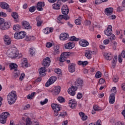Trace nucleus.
<instances>
[{
    "mask_svg": "<svg viewBox=\"0 0 125 125\" xmlns=\"http://www.w3.org/2000/svg\"><path fill=\"white\" fill-rule=\"evenodd\" d=\"M75 86H72L70 87L67 91L71 96H74L76 95V91L79 88L82 89L83 86V81L81 79H78L75 83Z\"/></svg>",
    "mask_w": 125,
    "mask_h": 125,
    "instance_id": "f257e3e1",
    "label": "nucleus"
},
{
    "mask_svg": "<svg viewBox=\"0 0 125 125\" xmlns=\"http://www.w3.org/2000/svg\"><path fill=\"white\" fill-rule=\"evenodd\" d=\"M7 98L9 105L14 104L16 102V99H17V94H16V91H12L10 92L8 94Z\"/></svg>",
    "mask_w": 125,
    "mask_h": 125,
    "instance_id": "f03ea898",
    "label": "nucleus"
},
{
    "mask_svg": "<svg viewBox=\"0 0 125 125\" xmlns=\"http://www.w3.org/2000/svg\"><path fill=\"white\" fill-rule=\"evenodd\" d=\"M10 22L8 21L5 22L4 19L0 18V30H8L10 28Z\"/></svg>",
    "mask_w": 125,
    "mask_h": 125,
    "instance_id": "7ed1b4c3",
    "label": "nucleus"
},
{
    "mask_svg": "<svg viewBox=\"0 0 125 125\" xmlns=\"http://www.w3.org/2000/svg\"><path fill=\"white\" fill-rule=\"evenodd\" d=\"M18 50L16 48L11 49L8 50L7 51V55L8 57L11 58H15L16 57H18Z\"/></svg>",
    "mask_w": 125,
    "mask_h": 125,
    "instance_id": "20e7f679",
    "label": "nucleus"
},
{
    "mask_svg": "<svg viewBox=\"0 0 125 125\" xmlns=\"http://www.w3.org/2000/svg\"><path fill=\"white\" fill-rule=\"evenodd\" d=\"M10 67L11 68V70H14V78L16 79L17 78H18V77L20 76V71L17 70V68H18V65L14 63H12L10 65Z\"/></svg>",
    "mask_w": 125,
    "mask_h": 125,
    "instance_id": "39448f33",
    "label": "nucleus"
},
{
    "mask_svg": "<svg viewBox=\"0 0 125 125\" xmlns=\"http://www.w3.org/2000/svg\"><path fill=\"white\" fill-rule=\"evenodd\" d=\"M10 116V114L8 112H2L0 115V124H2V125H4L6 123V120L7 117Z\"/></svg>",
    "mask_w": 125,
    "mask_h": 125,
    "instance_id": "423d86ee",
    "label": "nucleus"
},
{
    "mask_svg": "<svg viewBox=\"0 0 125 125\" xmlns=\"http://www.w3.org/2000/svg\"><path fill=\"white\" fill-rule=\"evenodd\" d=\"M26 36V33L24 31L19 32V33H15L14 34L15 39H17V40H21L22 39H24Z\"/></svg>",
    "mask_w": 125,
    "mask_h": 125,
    "instance_id": "0eeeda50",
    "label": "nucleus"
},
{
    "mask_svg": "<svg viewBox=\"0 0 125 125\" xmlns=\"http://www.w3.org/2000/svg\"><path fill=\"white\" fill-rule=\"evenodd\" d=\"M0 7L2 9H6L8 12H11V9L9 8V5H8L6 2H1Z\"/></svg>",
    "mask_w": 125,
    "mask_h": 125,
    "instance_id": "6e6552de",
    "label": "nucleus"
},
{
    "mask_svg": "<svg viewBox=\"0 0 125 125\" xmlns=\"http://www.w3.org/2000/svg\"><path fill=\"white\" fill-rule=\"evenodd\" d=\"M70 56V53L69 52H64L62 53L61 55L60 58V62H63L65 61V59H66L67 57H69Z\"/></svg>",
    "mask_w": 125,
    "mask_h": 125,
    "instance_id": "1a4fd4ad",
    "label": "nucleus"
},
{
    "mask_svg": "<svg viewBox=\"0 0 125 125\" xmlns=\"http://www.w3.org/2000/svg\"><path fill=\"white\" fill-rule=\"evenodd\" d=\"M62 13L63 15L68 16V14H69V8H68L67 5H63L62 7Z\"/></svg>",
    "mask_w": 125,
    "mask_h": 125,
    "instance_id": "9d476101",
    "label": "nucleus"
},
{
    "mask_svg": "<svg viewBox=\"0 0 125 125\" xmlns=\"http://www.w3.org/2000/svg\"><path fill=\"white\" fill-rule=\"evenodd\" d=\"M62 5V2L61 0H58L56 3H54L52 5V7L53 9L59 10L60 9V6Z\"/></svg>",
    "mask_w": 125,
    "mask_h": 125,
    "instance_id": "9b49d317",
    "label": "nucleus"
},
{
    "mask_svg": "<svg viewBox=\"0 0 125 125\" xmlns=\"http://www.w3.org/2000/svg\"><path fill=\"white\" fill-rule=\"evenodd\" d=\"M63 19L67 21V20H69V19H70V17H69V16L60 15L58 17V23H61V21H60Z\"/></svg>",
    "mask_w": 125,
    "mask_h": 125,
    "instance_id": "f8f14e48",
    "label": "nucleus"
},
{
    "mask_svg": "<svg viewBox=\"0 0 125 125\" xmlns=\"http://www.w3.org/2000/svg\"><path fill=\"white\" fill-rule=\"evenodd\" d=\"M50 58L49 57H46L43 60L42 65L44 66V67H48V66L50 65Z\"/></svg>",
    "mask_w": 125,
    "mask_h": 125,
    "instance_id": "ddd939ff",
    "label": "nucleus"
},
{
    "mask_svg": "<svg viewBox=\"0 0 125 125\" xmlns=\"http://www.w3.org/2000/svg\"><path fill=\"white\" fill-rule=\"evenodd\" d=\"M68 71L70 73H74L76 71V64L70 63L68 65Z\"/></svg>",
    "mask_w": 125,
    "mask_h": 125,
    "instance_id": "4468645a",
    "label": "nucleus"
},
{
    "mask_svg": "<svg viewBox=\"0 0 125 125\" xmlns=\"http://www.w3.org/2000/svg\"><path fill=\"white\" fill-rule=\"evenodd\" d=\"M67 39H69V34L67 33H62L60 36L61 41H66Z\"/></svg>",
    "mask_w": 125,
    "mask_h": 125,
    "instance_id": "2eb2a0df",
    "label": "nucleus"
},
{
    "mask_svg": "<svg viewBox=\"0 0 125 125\" xmlns=\"http://www.w3.org/2000/svg\"><path fill=\"white\" fill-rule=\"evenodd\" d=\"M12 17L14 18V21L15 23H17L19 22V15H18V13L17 12H13L12 13Z\"/></svg>",
    "mask_w": 125,
    "mask_h": 125,
    "instance_id": "dca6fc26",
    "label": "nucleus"
},
{
    "mask_svg": "<svg viewBox=\"0 0 125 125\" xmlns=\"http://www.w3.org/2000/svg\"><path fill=\"white\" fill-rule=\"evenodd\" d=\"M44 6V2H38L37 3V8L38 11H42L43 10V8L42 7Z\"/></svg>",
    "mask_w": 125,
    "mask_h": 125,
    "instance_id": "f3484780",
    "label": "nucleus"
},
{
    "mask_svg": "<svg viewBox=\"0 0 125 125\" xmlns=\"http://www.w3.org/2000/svg\"><path fill=\"white\" fill-rule=\"evenodd\" d=\"M112 28L113 27H112V25H108L107 30L104 31L105 35H106L108 37H109V36H110L111 35H112L113 34H112V32H112Z\"/></svg>",
    "mask_w": 125,
    "mask_h": 125,
    "instance_id": "a211bd4d",
    "label": "nucleus"
},
{
    "mask_svg": "<svg viewBox=\"0 0 125 125\" xmlns=\"http://www.w3.org/2000/svg\"><path fill=\"white\" fill-rule=\"evenodd\" d=\"M79 44L81 46H83V47H86V46L89 45V43L86 40H82L79 42Z\"/></svg>",
    "mask_w": 125,
    "mask_h": 125,
    "instance_id": "6ab92c4d",
    "label": "nucleus"
},
{
    "mask_svg": "<svg viewBox=\"0 0 125 125\" xmlns=\"http://www.w3.org/2000/svg\"><path fill=\"white\" fill-rule=\"evenodd\" d=\"M123 58H125V50H123L121 54H120L118 56V61L119 63H122L123 62Z\"/></svg>",
    "mask_w": 125,
    "mask_h": 125,
    "instance_id": "aec40b11",
    "label": "nucleus"
},
{
    "mask_svg": "<svg viewBox=\"0 0 125 125\" xmlns=\"http://www.w3.org/2000/svg\"><path fill=\"white\" fill-rule=\"evenodd\" d=\"M4 41L5 44H6V45H9L11 43V39L7 35L4 36Z\"/></svg>",
    "mask_w": 125,
    "mask_h": 125,
    "instance_id": "412c9836",
    "label": "nucleus"
},
{
    "mask_svg": "<svg viewBox=\"0 0 125 125\" xmlns=\"http://www.w3.org/2000/svg\"><path fill=\"white\" fill-rule=\"evenodd\" d=\"M45 72H46V68L45 67L40 68L39 69L40 76L44 77V76H45Z\"/></svg>",
    "mask_w": 125,
    "mask_h": 125,
    "instance_id": "4be33fe9",
    "label": "nucleus"
},
{
    "mask_svg": "<svg viewBox=\"0 0 125 125\" xmlns=\"http://www.w3.org/2000/svg\"><path fill=\"white\" fill-rule=\"evenodd\" d=\"M64 47L65 49H72L75 47V44L69 42L64 45Z\"/></svg>",
    "mask_w": 125,
    "mask_h": 125,
    "instance_id": "5701e85b",
    "label": "nucleus"
},
{
    "mask_svg": "<svg viewBox=\"0 0 125 125\" xmlns=\"http://www.w3.org/2000/svg\"><path fill=\"white\" fill-rule=\"evenodd\" d=\"M43 32L46 35H48L49 33H52L53 32V28L52 27H46L43 29Z\"/></svg>",
    "mask_w": 125,
    "mask_h": 125,
    "instance_id": "b1692460",
    "label": "nucleus"
},
{
    "mask_svg": "<svg viewBox=\"0 0 125 125\" xmlns=\"http://www.w3.org/2000/svg\"><path fill=\"white\" fill-rule=\"evenodd\" d=\"M69 106L72 108V109H74L76 106H77V102H76L74 100H70L69 103Z\"/></svg>",
    "mask_w": 125,
    "mask_h": 125,
    "instance_id": "393cba45",
    "label": "nucleus"
},
{
    "mask_svg": "<svg viewBox=\"0 0 125 125\" xmlns=\"http://www.w3.org/2000/svg\"><path fill=\"white\" fill-rule=\"evenodd\" d=\"M105 12L106 15H107L108 16L112 15V13H113V8H111V7L106 8L105 9Z\"/></svg>",
    "mask_w": 125,
    "mask_h": 125,
    "instance_id": "a878e982",
    "label": "nucleus"
},
{
    "mask_svg": "<svg viewBox=\"0 0 125 125\" xmlns=\"http://www.w3.org/2000/svg\"><path fill=\"white\" fill-rule=\"evenodd\" d=\"M104 56L106 60H112L113 59V55L110 53H105Z\"/></svg>",
    "mask_w": 125,
    "mask_h": 125,
    "instance_id": "bb28decb",
    "label": "nucleus"
},
{
    "mask_svg": "<svg viewBox=\"0 0 125 125\" xmlns=\"http://www.w3.org/2000/svg\"><path fill=\"white\" fill-rule=\"evenodd\" d=\"M21 66L22 67H25L26 68H27V67H28V60H27V59H23L22 60V62L21 63Z\"/></svg>",
    "mask_w": 125,
    "mask_h": 125,
    "instance_id": "cd10ccee",
    "label": "nucleus"
},
{
    "mask_svg": "<svg viewBox=\"0 0 125 125\" xmlns=\"http://www.w3.org/2000/svg\"><path fill=\"white\" fill-rule=\"evenodd\" d=\"M22 26L24 29L28 30V29H31V26H30V23L26 21H23L22 23Z\"/></svg>",
    "mask_w": 125,
    "mask_h": 125,
    "instance_id": "c85d7f7f",
    "label": "nucleus"
},
{
    "mask_svg": "<svg viewBox=\"0 0 125 125\" xmlns=\"http://www.w3.org/2000/svg\"><path fill=\"white\" fill-rule=\"evenodd\" d=\"M110 104H114L115 103V94L112 93L109 97Z\"/></svg>",
    "mask_w": 125,
    "mask_h": 125,
    "instance_id": "c756f323",
    "label": "nucleus"
},
{
    "mask_svg": "<svg viewBox=\"0 0 125 125\" xmlns=\"http://www.w3.org/2000/svg\"><path fill=\"white\" fill-rule=\"evenodd\" d=\"M79 116L81 117L82 121H86L87 120V116L85 115L84 113L83 112H79Z\"/></svg>",
    "mask_w": 125,
    "mask_h": 125,
    "instance_id": "7c9ffc66",
    "label": "nucleus"
},
{
    "mask_svg": "<svg viewBox=\"0 0 125 125\" xmlns=\"http://www.w3.org/2000/svg\"><path fill=\"white\" fill-rule=\"evenodd\" d=\"M36 21L37 22V27H41V26H42V20L41 19V17H40V16H38L36 18Z\"/></svg>",
    "mask_w": 125,
    "mask_h": 125,
    "instance_id": "2f4dec72",
    "label": "nucleus"
},
{
    "mask_svg": "<svg viewBox=\"0 0 125 125\" xmlns=\"http://www.w3.org/2000/svg\"><path fill=\"white\" fill-rule=\"evenodd\" d=\"M51 107L54 111L60 110V107L57 104H51Z\"/></svg>",
    "mask_w": 125,
    "mask_h": 125,
    "instance_id": "473e14b6",
    "label": "nucleus"
},
{
    "mask_svg": "<svg viewBox=\"0 0 125 125\" xmlns=\"http://www.w3.org/2000/svg\"><path fill=\"white\" fill-rule=\"evenodd\" d=\"M61 90V87L58 86L55 87L54 92L56 95L59 94L60 91Z\"/></svg>",
    "mask_w": 125,
    "mask_h": 125,
    "instance_id": "72a5a7b5",
    "label": "nucleus"
},
{
    "mask_svg": "<svg viewBox=\"0 0 125 125\" xmlns=\"http://www.w3.org/2000/svg\"><path fill=\"white\" fill-rule=\"evenodd\" d=\"M91 54H92V51H89L85 53V56L86 57V58H87V59H91Z\"/></svg>",
    "mask_w": 125,
    "mask_h": 125,
    "instance_id": "f704fd0d",
    "label": "nucleus"
},
{
    "mask_svg": "<svg viewBox=\"0 0 125 125\" xmlns=\"http://www.w3.org/2000/svg\"><path fill=\"white\" fill-rule=\"evenodd\" d=\"M54 54H59L60 51H59V46L56 45L54 46Z\"/></svg>",
    "mask_w": 125,
    "mask_h": 125,
    "instance_id": "c9c22d12",
    "label": "nucleus"
},
{
    "mask_svg": "<svg viewBox=\"0 0 125 125\" xmlns=\"http://www.w3.org/2000/svg\"><path fill=\"white\" fill-rule=\"evenodd\" d=\"M112 125H125V123L122 121H113Z\"/></svg>",
    "mask_w": 125,
    "mask_h": 125,
    "instance_id": "e433bc0d",
    "label": "nucleus"
},
{
    "mask_svg": "<svg viewBox=\"0 0 125 125\" xmlns=\"http://www.w3.org/2000/svg\"><path fill=\"white\" fill-rule=\"evenodd\" d=\"M117 61H118V56H115L112 61V67L115 68L116 67V64H117Z\"/></svg>",
    "mask_w": 125,
    "mask_h": 125,
    "instance_id": "4c0bfd02",
    "label": "nucleus"
},
{
    "mask_svg": "<svg viewBox=\"0 0 125 125\" xmlns=\"http://www.w3.org/2000/svg\"><path fill=\"white\" fill-rule=\"evenodd\" d=\"M56 80H57V78L55 76H52L49 79V81L51 83H55Z\"/></svg>",
    "mask_w": 125,
    "mask_h": 125,
    "instance_id": "58836bf2",
    "label": "nucleus"
},
{
    "mask_svg": "<svg viewBox=\"0 0 125 125\" xmlns=\"http://www.w3.org/2000/svg\"><path fill=\"white\" fill-rule=\"evenodd\" d=\"M36 94H37V93H36L35 92H33L31 94H29L27 96V99H30L31 100L32 99H33V98H34V96H35V95H36Z\"/></svg>",
    "mask_w": 125,
    "mask_h": 125,
    "instance_id": "ea45409f",
    "label": "nucleus"
},
{
    "mask_svg": "<svg viewBox=\"0 0 125 125\" xmlns=\"http://www.w3.org/2000/svg\"><path fill=\"white\" fill-rule=\"evenodd\" d=\"M13 29L14 31H19L21 29V26L19 24H16L13 26Z\"/></svg>",
    "mask_w": 125,
    "mask_h": 125,
    "instance_id": "a19ab883",
    "label": "nucleus"
},
{
    "mask_svg": "<svg viewBox=\"0 0 125 125\" xmlns=\"http://www.w3.org/2000/svg\"><path fill=\"white\" fill-rule=\"evenodd\" d=\"M93 109L96 112H100V111H101V110H102V108H101V107L98 106V105H95L93 106Z\"/></svg>",
    "mask_w": 125,
    "mask_h": 125,
    "instance_id": "79ce46f5",
    "label": "nucleus"
},
{
    "mask_svg": "<svg viewBox=\"0 0 125 125\" xmlns=\"http://www.w3.org/2000/svg\"><path fill=\"white\" fill-rule=\"evenodd\" d=\"M70 41H71V42H79L80 39L77 38L75 36H72L70 38Z\"/></svg>",
    "mask_w": 125,
    "mask_h": 125,
    "instance_id": "37998d69",
    "label": "nucleus"
},
{
    "mask_svg": "<svg viewBox=\"0 0 125 125\" xmlns=\"http://www.w3.org/2000/svg\"><path fill=\"white\" fill-rule=\"evenodd\" d=\"M75 23L76 25H81L82 24V21L81 20V17H80L78 19L75 20Z\"/></svg>",
    "mask_w": 125,
    "mask_h": 125,
    "instance_id": "c03bdc74",
    "label": "nucleus"
},
{
    "mask_svg": "<svg viewBox=\"0 0 125 125\" xmlns=\"http://www.w3.org/2000/svg\"><path fill=\"white\" fill-rule=\"evenodd\" d=\"M108 37V39L111 41V42H113V41H115L116 40V36H115V35L113 34L109 35Z\"/></svg>",
    "mask_w": 125,
    "mask_h": 125,
    "instance_id": "a18cd8bd",
    "label": "nucleus"
},
{
    "mask_svg": "<svg viewBox=\"0 0 125 125\" xmlns=\"http://www.w3.org/2000/svg\"><path fill=\"white\" fill-rule=\"evenodd\" d=\"M101 76H102V73L100 71L97 72L95 74V77L96 79H99V78H101Z\"/></svg>",
    "mask_w": 125,
    "mask_h": 125,
    "instance_id": "49530a36",
    "label": "nucleus"
},
{
    "mask_svg": "<svg viewBox=\"0 0 125 125\" xmlns=\"http://www.w3.org/2000/svg\"><path fill=\"white\" fill-rule=\"evenodd\" d=\"M58 100L60 103H62V102H65V99L62 97H59L58 98Z\"/></svg>",
    "mask_w": 125,
    "mask_h": 125,
    "instance_id": "de8ad7c7",
    "label": "nucleus"
},
{
    "mask_svg": "<svg viewBox=\"0 0 125 125\" xmlns=\"http://www.w3.org/2000/svg\"><path fill=\"white\" fill-rule=\"evenodd\" d=\"M89 125H101V120H98L96 122V124H93L91 123L89 124Z\"/></svg>",
    "mask_w": 125,
    "mask_h": 125,
    "instance_id": "09e8293b",
    "label": "nucleus"
},
{
    "mask_svg": "<svg viewBox=\"0 0 125 125\" xmlns=\"http://www.w3.org/2000/svg\"><path fill=\"white\" fill-rule=\"evenodd\" d=\"M32 125V121H31V119L28 118L26 119V125Z\"/></svg>",
    "mask_w": 125,
    "mask_h": 125,
    "instance_id": "8fccbe9b",
    "label": "nucleus"
},
{
    "mask_svg": "<svg viewBox=\"0 0 125 125\" xmlns=\"http://www.w3.org/2000/svg\"><path fill=\"white\" fill-rule=\"evenodd\" d=\"M30 12H34L36 10V7L35 6H32L30 8H29V9Z\"/></svg>",
    "mask_w": 125,
    "mask_h": 125,
    "instance_id": "3c124183",
    "label": "nucleus"
},
{
    "mask_svg": "<svg viewBox=\"0 0 125 125\" xmlns=\"http://www.w3.org/2000/svg\"><path fill=\"white\" fill-rule=\"evenodd\" d=\"M48 102V100L47 99H45L43 101L41 102V105H44V104H46Z\"/></svg>",
    "mask_w": 125,
    "mask_h": 125,
    "instance_id": "603ef678",
    "label": "nucleus"
},
{
    "mask_svg": "<svg viewBox=\"0 0 125 125\" xmlns=\"http://www.w3.org/2000/svg\"><path fill=\"white\" fill-rule=\"evenodd\" d=\"M105 83V80L104 79L101 78L99 81V83L100 84H103V83Z\"/></svg>",
    "mask_w": 125,
    "mask_h": 125,
    "instance_id": "864d4df0",
    "label": "nucleus"
},
{
    "mask_svg": "<svg viewBox=\"0 0 125 125\" xmlns=\"http://www.w3.org/2000/svg\"><path fill=\"white\" fill-rule=\"evenodd\" d=\"M61 69H59V68H57V69L55 70V73H56V74H58L59 75H60V74L61 73Z\"/></svg>",
    "mask_w": 125,
    "mask_h": 125,
    "instance_id": "5fc2aeb1",
    "label": "nucleus"
},
{
    "mask_svg": "<svg viewBox=\"0 0 125 125\" xmlns=\"http://www.w3.org/2000/svg\"><path fill=\"white\" fill-rule=\"evenodd\" d=\"M66 115H67V112H62L60 114V116L62 118H64Z\"/></svg>",
    "mask_w": 125,
    "mask_h": 125,
    "instance_id": "6e6d98bb",
    "label": "nucleus"
},
{
    "mask_svg": "<svg viewBox=\"0 0 125 125\" xmlns=\"http://www.w3.org/2000/svg\"><path fill=\"white\" fill-rule=\"evenodd\" d=\"M78 99H82L83 97V94L82 93H79L77 96Z\"/></svg>",
    "mask_w": 125,
    "mask_h": 125,
    "instance_id": "4d7b16f0",
    "label": "nucleus"
},
{
    "mask_svg": "<svg viewBox=\"0 0 125 125\" xmlns=\"http://www.w3.org/2000/svg\"><path fill=\"white\" fill-rule=\"evenodd\" d=\"M25 78V74L22 73L20 77V81H23Z\"/></svg>",
    "mask_w": 125,
    "mask_h": 125,
    "instance_id": "13d9d810",
    "label": "nucleus"
},
{
    "mask_svg": "<svg viewBox=\"0 0 125 125\" xmlns=\"http://www.w3.org/2000/svg\"><path fill=\"white\" fill-rule=\"evenodd\" d=\"M110 42V40L109 39H106L104 41V44L107 45Z\"/></svg>",
    "mask_w": 125,
    "mask_h": 125,
    "instance_id": "bf43d9fd",
    "label": "nucleus"
},
{
    "mask_svg": "<svg viewBox=\"0 0 125 125\" xmlns=\"http://www.w3.org/2000/svg\"><path fill=\"white\" fill-rule=\"evenodd\" d=\"M46 46L48 48H49V47H51L52 46V43L50 42H47L46 43Z\"/></svg>",
    "mask_w": 125,
    "mask_h": 125,
    "instance_id": "052dcab7",
    "label": "nucleus"
},
{
    "mask_svg": "<svg viewBox=\"0 0 125 125\" xmlns=\"http://www.w3.org/2000/svg\"><path fill=\"white\" fill-rule=\"evenodd\" d=\"M51 84H52V83H51V82H49V80L45 83V86L46 87H48V86H49V85H50Z\"/></svg>",
    "mask_w": 125,
    "mask_h": 125,
    "instance_id": "680f3d73",
    "label": "nucleus"
},
{
    "mask_svg": "<svg viewBox=\"0 0 125 125\" xmlns=\"http://www.w3.org/2000/svg\"><path fill=\"white\" fill-rule=\"evenodd\" d=\"M102 0H95V4H100V3H102Z\"/></svg>",
    "mask_w": 125,
    "mask_h": 125,
    "instance_id": "e2e57ef3",
    "label": "nucleus"
},
{
    "mask_svg": "<svg viewBox=\"0 0 125 125\" xmlns=\"http://www.w3.org/2000/svg\"><path fill=\"white\" fill-rule=\"evenodd\" d=\"M30 53L31 55H34L35 54V51L33 48H30Z\"/></svg>",
    "mask_w": 125,
    "mask_h": 125,
    "instance_id": "0e129e2a",
    "label": "nucleus"
},
{
    "mask_svg": "<svg viewBox=\"0 0 125 125\" xmlns=\"http://www.w3.org/2000/svg\"><path fill=\"white\" fill-rule=\"evenodd\" d=\"M29 108H30V104H27L23 107L22 109L27 110V109H29Z\"/></svg>",
    "mask_w": 125,
    "mask_h": 125,
    "instance_id": "69168bd1",
    "label": "nucleus"
},
{
    "mask_svg": "<svg viewBox=\"0 0 125 125\" xmlns=\"http://www.w3.org/2000/svg\"><path fill=\"white\" fill-rule=\"evenodd\" d=\"M113 81L114 82V83H118V81H119V78L116 77L113 78Z\"/></svg>",
    "mask_w": 125,
    "mask_h": 125,
    "instance_id": "338daca9",
    "label": "nucleus"
},
{
    "mask_svg": "<svg viewBox=\"0 0 125 125\" xmlns=\"http://www.w3.org/2000/svg\"><path fill=\"white\" fill-rule=\"evenodd\" d=\"M62 125H68V120L63 121Z\"/></svg>",
    "mask_w": 125,
    "mask_h": 125,
    "instance_id": "774afa93",
    "label": "nucleus"
}]
</instances>
